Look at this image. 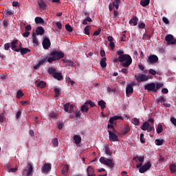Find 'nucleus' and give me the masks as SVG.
Returning <instances> with one entry per match:
<instances>
[{
	"label": "nucleus",
	"instance_id": "4468645a",
	"mask_svg": "<svg viewBox=\"0 0 176 176\" xmlns=\"http://www.w3.org/2000/svg\"><path fill=\"white\" fill-rule=\"evenodd\" d=\"M129 24L134 25H137V24H138V17H137V16H133V18H131L129 21Z\"/></svg>",
	"mask_w": 176,
	"mask_h": 176
},
{
	"label": "nucleus",
	"instance_id": "39448f33",
	"mask_svg": "<svg viewBox=\"0 0 176 176\" xmlns=\"http://www.w3.org/2000/svg\"><path fill=\"white\" fill-rule=\"evenodd\" d=\"M144 90L148 91H153L156 93V84L155 82H151L144 86Z\"/></svg>",
	"mask_w": 176,
	"mask_h": 176
},
{
	"label": "nucleus",
	"instance_id": "864d4df0",
	"mask_svg": "<svg viewBox=\"0 0 176 176\" xmlns=\"http://www.w3.org/2000/svg\"><path fill=\"white\" fill-rule=\"evenodd\" d=\"M140 142L142 144H145V139H144V133L140 134Z\"/></svg>",
	"mask_w": 176,
	"mask_h": 176
},
{
	"label": "nucleus",
	"instance_id": "c85d7f7f",
	"mask_svg": "<svg viewBox=\"0 0 176 176\" xmlns=\"http://www.w3.org/2000/svg\"><path fill=\"white\" fill-rule=\"evenodd\" d=\"M32 43L34 45H39V43H38V39H36V33L32 34Z\"/></svg>",
	"mask_w": 176,
	"mask_h": 176
},
{
	"label": "nucleus",
	"instance_id": "338daca9",
	"mask_svg": "<svg viewBox=\"0 0 176 176\" xmlns=\"http://www.w3.org/2000/svg\"><path fill=\"white\" fill-rule=\"evenodd\" d=\"M58 130H63V122H59L58 123Z\"/></svg>",
	"mask_w": 176,
	"mask_h": 176
},
{
	"label": "nucleus",
	"instance_id": "9b49d317",
	"mask_svg": "<svg viewBox=\"0 0 176 176\" xmlns=\"http://www.w3.org/2000/svg\"><path fill=\"white\" fill-rule=\"evenodd\" d=\"M147 61L150 64H155V63H157V61H159V58L155 54H151L148 56Z\"/></svg>",
	"mask_w": 176,
	"mask_h": 176
},
{
	"label": "nucleus",
	"instance_id": "58836bf2",
	"mask_svg": "<svg viewBox=\"0 0 176 176\" xmlns=\"http://www.w3.org/2000/svg\"><path fill=\"white\" fill-rule=\"evenodd\" d=\"M90 28H91V26L90 25H87L85 29H84V31H85V34L86 35H90V32L89 31H90Z\"/></svg>",
	"mask_w": 176,
	"mask_h": 176
},
{
	"label": "nucleus",
	"instance_id": "2f4dec72",
	"mask_svg": "<svg viewBox=\"0 0 176 176\" xmlns=\"http://www.w3.org/2000/svg\"><path fill=\"white\" fill-rule=\"evenodd\" d=\"M113 6H115L116 9H119V5H120V0H114L113 2Z\"/></svg>",
	"mask_w": 176,
	"mask_h": 176
},
{
	"label": "nucleus",
	"instance_id": "f257e3e1",
	"mask_svg": "<svg viewBox=\"0 0 176 176\" xmlns=\"http://www.w3.org/2000/svg\"><path fill=\"white\" fill-rule=\"evenodd\" d=\"M51 57L47 58L48 63H52L53 61H58L64 58V53L58 50H53L50 53Z\"/></svg>",
	"mask_w": 176,
	"mask_h": 176
},
{
	"label": "nucleus",
	"instance_id": "7ed1b4c3",
	"mask_svg": "<svg viewBox=\"0 0 176 176\" xmlns=\"http://www.w3.org/2000/svg\"><path fill=\"white\" fill-rule=\"evenodd\" d=\"M100 163L102 164H105V166H108V167H110L112 168L113 166H115V164L112 162V160L111 159H107L105 160V157H101L99 160Z\"/></svg>",
	"mask_w": 176,
	"mask_h": 176
},
{
	"label": "nucleus",
	"instance_id": "b1692460",
	"mask_svg": "<svg viewBox=\"0 0 176 176\" xmlns=\"http://www.w3.org/2000/svg\"><path fill=\"white\" fill-rule=\"evenodd\" d=\"M38 6L40 9H46V3L43 0H38Z\"/></svg>",
	"mask_w": 176,
	"mask_h": 176
},
{
	"label": "nucleus",
	"instance_id": "20e7f679",
	"mask_svg": "<svg viewBox=\"0 0 176 176\" xmlns=\"http://www.w3.org/2000/svg\"><path fill=\"white\" fill-rule=\"evenodd\" d=\"M109 140L111 142H119V138H118V135L115 133V132H112V131L109 130Z\"/></svg>",
	"mask_w": 176,
	"mask_h": 176
},
{
	"label": "nucleus",
	"instance_id": "7c9ffc66",
	"mask_svg": "<svg viewBox=\"0 0 176 176\" xmlns=\"http://www.w3.org/2000/svg\"><path fill=\"white\" fill-rule=\"evenodd\" d=\"M149 2H151V0H142L140 1V5L144 7L148 6V5H149Z\"/></svg>",
	"mask_w": 176,
	"mask_h": 176
},
{
	"label": "nucleus",
	"instance_id": "49530a36",
	"mask_svg": "<svg viewBox=\"0 0 176 176\" xmlns=\"http://www.w3.org/2000/svg\"><path fill=\"white\" fill-rule=\"evenodd\" d=\"M46 60H47V58H43V59L40 60L38 61V65H43V64H45V63H46Z\"/></svg>",
	"mask_w": 176,
	"mask_h": 176
},
{
	"label": "nucleus",
	"instance_id": "09e8293b",
	"mask_svg": "<svg viewBox=\"0 0 176 176\" xmlns=\"http://www.w3.org/2000/svg\"><path fill=\"white\" fill-rule=\"evenodd\" d=\"M112 124H108L107 129H108L109 130H112L113 132H116V131H115V126H113Z\"/></svg>",
	"mask_w": 176,
	"mask_h": 176
},
{
	"label": "nucleus",
	"instance_id": "6e6552de",
	"mask_svg": "<svg viewBox=\"0 0 176 176\" xmlns=\"http://www.w3.org/2000/svg\"><path fill=\"white\" fill-rule=\"evenodd\" d=\"M165 41H167L168 45H176V39L171 34H168L165 37Z\"/></svg>",
	"mask_w": 176,
	"mask_h": 176
},
{
	"label": "nucleus",
	"instance_id": "37998d69",
	"mask_svg": "<svg viewBox=\"0 0 176 176\" xmlns=\"http://www.w3.org/2000/svg\"><path fill=\"white\" fill-rule=\"evenodd\" d=\"M4 13L6 16H12V14H13L14 13V12H13L12 10H6L4 11Z\"/></svg>",
	"mask_w": 176,
	"mask_h": 176
},
{
	"label": "nucleus",
	"instance_id": "2eb2a0df",
	"mask_svg": "<svg viewBox=\"0 0 176 176\" xmlns=\"http://www.w3.org/2000/svg\"><path fill=\"white\" fill-rule=\"evenodd\" d=\"M133 91H134V89L131 85H128L126 88V94L129 96V94H132Z\"/></svg>",
	"mask_w": 176,
	"mask_h": 176
},
{
	"label": "nucleus",
	"instance_id": "cd10ccee",
	"mask_svg": "<svg viewBox=\"0 0 176 176\" xmlns=\"http://www.w3.org/2000/svg\"><path fill=\"white\" fill-rule=\"evenodd\" d=\"M105 102L103 100H100L98 102V105L100 107L101 109H105Z\"/></svg>",
	"mask_w": 176,
	"mask_h": 176
},
{
	"label": "nucleus",
	"instance_id": "aec40b11",
	"mask_svg": "<svg viewBox=\"0 0 176 176\" xmlns=\"http://www.w3.org/2000/svg\"><path fill=\"white\" fill-rule=\"evenodd\" d=\"M34 20L36 24H45V20L42 17L36 16Z\"/></svg>",
	"mask_w": 176,
	"mask_h": 176
},
{
	"label": "nucleus",
	"instance_id": "3c124183",
	"mask_svg": "<svg viewBox=\"0 0 176 176\" xmlns=\"http://www.w3.org/2000/svg\"><path fill=\"white\" fill-rule=\"evenodd\" d=\"M162 86H163V83L157 82L155 85L156 91H157V90H159V89H160Z\"/></svg>",
	"mask_w": 176,
	"mask_h": 176
},
{
	"label": "nucleus",
	"instance_id": "6ab92c4d",
	"mask_svg": "<svg viewBox=\"0 0 176 176\" xmlns=\"http://www.w3.org/2000/svg\"><path fill=\"white\" fill-rule=\"evenodd\" d=\"M81 112L82 113H87L89 112V107H87V104H85L81 106Z\"/></svg>",
	"mask_w": 176,
	"mask_h": 176
},
{
	"label": "nucleus",
	"instance_id": "c756f323",
	"mask_svg": "<svg viewBox=\"0 0 176 176\" xmlns=\"http://www.w3.org/2000/svg\"><path fill=\"white\" fill-rule=\"evenodd\" d=\"M85 105H90L91 108H93L94 107H96V103H94V102L89 100H87L85 102Z\"/></svg>",
	"mask_w": 176,
	"mask_h": 176
},
{
	"label": "nucleus",
	"instance_id": "5701e85b",
	"mask_svg": "<svg viewBox=\"0 0 176 176\" xmlns=\"http://www.w3.org/2000/svg\"><path fill=\"white\" fill-rule=\"evenodd\" d=\"M19 52H21V56H24V54H27V53H30L31 50L28 48H22L19 49Z\"/></svg>",
	"mask_w": 176,
	"mask_h": 176
},
{
	"label": "nucleus",
	"instance_id": "8fccbe9b",
	"mask_svg": "<svg viewBox=\"0 0 176 176\" xmlns=\"http://www.w3.org/2000/svg\"><path fill=\"white\" fill-rule=\"evenodd\" d=\"M157 102H166V98L164 97L158 98Z\"/></svg>",
	"mask_w": 176,
	"mask_h": 176
},
{
	"label": "nucleus",
	"instance_id": "a211bd4d",
	"mask_svg": "<svg viewBox=\"0 0 176 176\" xmlns=\"http://www.w3.org/2000/svg\"><path fill=\"white\" fill-rule=\"evenodd\" d=\"M74 140L76 145H79L82 142V138L78 135L74 136Z\"/></svg>",
	"mask_w": 176,
	"mask_h": 176
},
{
	"label": "nucleus",
	"instance_id": "423d86ee",
	"mask_svg": "<svg viewBox=\"0 0 176 176\" xmlns=\"http://www.w3.org/2000/svg\"><path fill=\"white\" fill-rule=\"evenodd\" d=\"M43 47L45 50H47L52 46V42H50V39L47 37H44L42 42Z\"/></svg>",
	"mask_w": 176,
	"mask_h": 176
},
{
	"label": "nucleus",
	"instance_id": "ddd939ff",
	"mask_svg": "<svg viewBox=\"0 0 176 176\" xmlns=\"http://www.w3.org/2000/svg\"><path fill=\"white\" fill-rule=\"evenodd\" d=\"M43 34H45V29L42 26H38L36 29V35H43Z\"/></svg>",
	"mask_w": 176,
	"mask_h": 176
},
{
	"label": "nucleus",
	"instance_id": "6e6d98bb",
	"mask_svg": "<svg viewBox=\"0 0 176 176\" xmlns=\"http://www.w3.org/2000/svg\"><path fill=\"white\" fill-rule=\"evenodd\" d=\"M148 73H149L151 75H153V76L156 75V72H155V70L153 69H150L148 70Z\"/></svg>",
	"mask_w": 176,
	"mask_h": 176
},
{
	"label": "nucleus",
	"instance_id": "bb28decb",
	"mask_svg": "<svg viewBox=\"0 0 176 176\" xmlns=\"http://www.w3.org/2000/svg\"><path fill=\"white\" fill-rule=\"evenodd\" d=\"M64 63H65L67 67H74V61L71 60H63Z\"/></svg>",
	"mask_w": 176,
	"mask_h": 176
},
{
	"label": "nucleus",
	"instance_id": "5fc2aeb1",
	"mask_svg": "<svg viewBox=\"0 0 176 176\" xmlns=\"http://www.w3.org/2000/svg\"><path fill=\"white\" fill-rule=\"evenodd\" d=\"M113 120H114V121L115 120H119V119H122V120H123V117H122V116H113Z\"/></svg>",
	"mask_w": 176,
	"mask_h": 176
},
{
	"label": "nucleus",
	"instance_id": "72a5a7b5",
	"mask_svg": "<svg viewBox=\"0 0 176 176\" xmlns=\"http://www.w3.org/2000/svg\"><path fill=\"white\" fill-rule=\"evenodd\" d=\"M28 167H29V169L28 170L27 175L30 176V175L32 174L33 168H32V165H31V164H28Z\"/></svg>",
	"mask_w": 176,
	"mask_h": 176
},
{
	"label": "nucleus",
	"instance_id": "e433bc0d",
	"mask_svg": "<svg viewBox=\"0 0 176 176\" xmlns=\"http://www.w3.org/2000/svg\"><path fill=\"white\" fill-rule=\"evenodd\" d=\"M162 131H163V125H162V124H159L157 127V134H160Z\"/></svg>",
	"mask_w": 176,
	"mask_h": 176
},
{
	"label": "nucleus",
	"instance_id": "f03ea898",
	"mask_svg": "<svg viewBox=\"0 0 176 176\" xmlns=\"http://www.w3.org/2000/svg\"><path fill=\"white\" fill-rule=\"evenodd\" d=\"M119 63H122L121 65L124 67V68H129L130 65H131V63H133V59L131 56L129 54H124L123 56H119Z\"/></svg>",
	"mask_w": 176,
	"mask_h": 176
},
{
	"label": "nucleus",
	"instance_id": "bf43d9fd",
	"mask_svg": "<svg viewBox=\"0 0 176 176\" xmlns=\"http://www.w3.org/2000/svg\"><path fill=\"white\" fill-rule=\"evenodd\" d=\"M116 53L119 56V57H121V56H124V52L122 50L117 51Z\"/></svg>",
	"mask_w": 176,
	"mask_h": 176
},
{
	"label": "nucleus",
	"instance_id": "473e14b6",
	"mask_svg": "<svg viewBox=\"0 0 176 176\" xmlns=\"http://www.w3.org/2000/svg\"><path fill=\"white\" fill-rule=\"evenodd\" d=\"M169 168H170V173H172V174H174V173L176 172V166H175V164L170 165Z\"/></svg>",
	"mask_w": 176,
	"mask_h": 176
},
{
	"label": "nucleus",
	"instance_id": "603ef678",
	"mask_svg": "<svg viewBox=\"0 0 176 176\" xmlns=\"http://www.w3.org/2000/svg\"><path fill=\"white\" fill-rule=\"evenodd\" d=\"M133 124H135V126H138V124H140V120H138V118H133Z\"/></svg>",
	"mask_w": 176,
	"mask_h": 176
},
{
	"label": "nucleus",
	"instance_id": "f3484780",
	"mask_svg": "<svg viewBox=\"0 0 176 176\" xmlns=\"http://www.w3.org/2000/svg\"><path fill=\"white\" fill-rule=\"evenodd\" d=\"M54 79H56L57 80H63L64 78L63 77V74L61 73L56 72L54 74V76H52Z\"/></svg>",
	"mask_w": 176,
	"mask_h": 176
},
{
	"label": "nucleus",
	"instance_id": "1a4fd4ad",
	"mask_svg": "<svg viewBox=\"0 0 176 176\" xmlns=\"http://www.w3.org/2000/svg\"><path fill=\"white\" fill-rule=\"evenodd\" d=\"M135 78L136 80L139 82H146V80H148L149 79L148 78V76H146L145 74H140L138 76H135Z\"/></svg>",
	"mask_w": 176,
	"mask_h": 176
},
{
	"label": "nucleus",
	"instance_id": "c03bdc74",
	"mask_svg": "<svg viewBox=\"0 0 176 176\" xmlns=\"http://www.w3.org/2000/svg\"><path fill=\"white\" fill-rule=\"evenodd\" d=\"M54 93H55L56 97H58V96H60V93H61V91H60V89L58 88H55Z\"/></svg>",
	"mask_w": 176,
	"mask_h": 176
},
{
	"label": "nucleus",
	"instance_id": "0eeeda50",
	"mask_svg": "<svg viewBox=\"0 0 176 176\" xmlns=\"http://www.w3.org/2000/svg\"><path fill=\"white\" fill-rule=\"evenodd\" d=\"M152 164H151V162H148L146 164L140 168L139 173H140L141 174H144V173L148 171V170H149Z\"/></svg>",
	"mask_w": 176,
	"mask_h": 176
},
{
	"label": "nucleus",
	"instance_id": "9d476101",
	"mask_svg": "<svg viewBox=\"0 0 176 176\" xmlns=\"http://www.w3.org/2000/svg\"><path fill=\"white\" fill-rule=\"evenodd\" d=\"M19 40H13L11 43V49L14 50V52H20L19 49Z\"/></svg>",
	"mask_w": 176,
	"mask_h": 176
},
{
	"label": "nucleus",
	"instance_id": "4d7b16f0",
	"mask_svg": "<svg viewBox=\"0 0 176 176\" xmlns=\"http://www.w3.org/2000/svg\"><path fill=\"white\" fill-rule=\"evenodd\" d=\"M56 25L58 30H61V28H63V24H61L60 21L56 22Z\"/></svg>",
	"mask_w": 176,
	"mask_h": 176
},
{
	"label": "nucleus",
	"instance_id": "774afa93",
	"mask_svg": "<svg viewBox=\"0 0 176 176\" xmlns=\"http://www.w3.org/2000/svg\"><path fill=\"white\" fill-rule=\"evenodd\" d=\"M74 113H75L76 118H80V111H76L74 112Z\"/></svg>",
	"mask_w": 176,
	"mask_h": 176
},
{
	"label": "nucleus",
	"instance_id": "680f3d73",
	"mask_svg": "<svg viewBox=\"0 0 176 176\" xmlns=\"http://www.w3.org/2000/svg\"><path fill=\"white\" fill-rule=\"evenodd\" d=\"M162 21L165 24H169V23H170V21H168V19H167L164 16L162 18Z\"/></svg>",
	"mask_w": 176,
	"mask_h": 176
},
{
	"label": "nucleus",
	"instance_id": "13d9d810",
	"mask_svg": "<svg viewBox=\"0 0 176 176\" xmlns=\"http://www.w3.org/2000/svg\"><path fill=\"white\" fill-rule=\"evenodd\" d=\"M4 49L5 50H9L10 49V43H7L4 45Z\"/></svg>",
	"mask_w": 176,
	"mask_h": 176
},
{
	"label": "nucleus",
	"instance_id": "ea45409f",
	"mask_svg": "<svg viewBox=\"0 0 176 176\" xmlns=\"http://www.w3.org/2000/svg\"><path fill=\"white\" fill-rule=\"evenodd\" d=\"M68 168L67 165H64L62 168V174H67L68 173Z\"/></svg>",
	"mask_w": 176,
	"mask_h": 176
},
{
	"label": "nucleus",
	"instance_id": "e2e57ef3",
	"mask_svg": "<svg viewBox=\"0 0 176 176\" xmlns=\"http://www.w3.org/2000/svg\"><path fill=\"white\" fill-rule=\"evenodd\" d=\"M138 28L140 29H144L145 28V23H140L138 24Z\"/></svg>",
	"mask_w": 176,
	"mask_h": 176
},
{
	"label": "nucleus",
	"instance_id": "c9c22d12",
	"mask_svg": "<svg viewBox=\"0 0 176 176\" xmlns=\"http://www.w3.org/2000/svg\"><path fill=\"white\" fill-rule=\"evenodd\" d=\"M47 71L48 74L52 75V76L54 75V74H56V69H54V67H50Z\"/></svg>",
	"mask_w": 176,
	"mask_h": 176
},
{
	"label": "nucleus",
	"instance_id": "a18cd8bd",
	"mask_svg": "<svg viewBox=\"0 0 176 176\" xmlns=\"http://www.w3.org/2000/svg\"><path fill=\"white\" fill-rule=\"evenodd\" d=\"M69 103H66L65 104H64L65 112H69Z\"/></svg>",
	"mask_w": 176,
	"mask_h": 176
},
{
	"label": "nucleus",
	"instance_id": "f8f14e48",
	"mask_svg": "<svg viewBox=\"0 0 176 176\" xmlns=\"http://www.w3.org/2000/svg\"><path fill=\"white\" fill-rule=\"evenodd\" d=\"M52 170V164H45L42 167V172L44 173H49Z\"/></svg>",
	"mask_w": 176,
	"mask_h": 176
},
{
	"label": "nucleus",
	"instance_id": "393cba45",
	"mask_svg": "<svg viewBox=\"0 0 176 176\" xmlns=\"http://www.w3.org/2000/svg\"><path fill=\"white\" fill-rule=\"evenodd\" d=\"M100 67L102 68H105L107 67V58L104 57L100 60Z\"/></svg>",
	"mask_w": 176,
	"mask_h": 176
},
{
	"label": "nucleus",
	"instance_id": "a19ab883",
	"mask_svg": "<svg viewBox=\"0 0 176 176\" xmlns=\"http://www.w3.org/2000/svg\"><path fill=\"white\" fill-rule=\"evenodd\" d=\"M163 142H164V140H160V139L155 140V144L158 146L163 145Z\"/></svg>",
	"mask_w": 176,
	"mask_h": 176
},
{
	"label": "nucleus",
	"instance_id": "79ce46f5",
	"mask_svg": "<svg viewBox=\"0 0 176 176\" xmlns=\"http://www.w3.org/2000/svg\"><path fill=\"white\" fill-rule=\"evenodd\" d=\"M52 144L54 146H58V139L57 138H54L52 140Z\"/></svg>",
	"mask_w": 176,
	"mask_h": 176
},
{
	"label": "nucleus",
	"instance_id": "052dcab7",
	"mask_svg": "<svg viewBox=\"0 0 176 176\" xmlns=\"http://www.w3.org/2000/svg\"><path fill=\"white\" fill-rule=\"evenodd\" d=\"M74 105L72 104V105H69V113H72V112H74Z\"/></svg>",
	"mask_w": 176,
	"mask_h": 176
},
{
	"label": "nucleus",
	"instance_id": "0e129e2a",
	"mask_svg": "<svg viewBox=\"0 0 176 176\" xmlns=\"http://www.w3.org/2000/svg\"><path fill=\"white\" fill-rule=\"evenodd\" d=\"M17 168H11L8 170V173H16Z\"/></svg>",
	"mask_w": 176,
	"mask_h": 176
},
{
	"label": "nucleus",
	"instance_id": "4c0bfd02",
	"mask_svg": "<svg viewBox=\"0 0 176 176\" xmlns=\"http://www.w3.org/2000/svg\"><path fill=\"white\" fill-rule=\"evenodd\" d=\"M65 30H67L68 31V32H72L74 29L72 28V26H71V25H69V23H67L65 25Z\"/></svg>",
	"mask_w": 176,
	"mask_h": 176
},
{
	"label": "nucleus",
	"instance_id": "412c9836",
	"mask_svg": "<svg viewBox=\"0 0 176 176\" xmlns=\"http://www.w3.org/2000/svg\"><path fill=\"white\" fill-rule=\"evenodd\" d=\"M129 131H130V126L129 125H126L121 131V134H122V135H124L125 134H127Z\"/></svg>",
	"mask_w": 176,
	"mask_h": 176
},
{
	"label": "nucleus",
	"instance_id": "de8ad7c7",
	"mask_svg": "<svg viewBox=\"0 0 176 176\" xmlns=\"http://www.w3.org/2000/svg\"><path fill=\"white\" fill-rule=\"evenodd\" d=\"M100 34H101V28H99L98 30H96L93 35L94 36H97L98 35H100Z\"/></svg>",
	"mask_w": 176,
	"mask_h": 176
},
{
	"label": "nucleus",
	"instance_id": "4be33fe9",
	"mask_svg": "<svg viewBox=\"0 0 176 176\" xmlns=\"http://www.w3.org/2000/svg\"><path fill=\"white\" fill-rule=\"evenodd\" d=\"M104 152L106 155H108L109 156H112V151L109 150V146L108 144H106L104 146Z\"/></svg>",
	"mask_w": 176,
	"mask_h": 176
},
{
	"label": "nucleus",
	"instance_id": "a878e982",
	"mask_svg": "<svg viewBox=\"0 0 176 176\" xmlns=\"http://www.w3.org/2000/svg\"><path fill=\"white\" fill-rule=\"evenodd\" d=\"M149 122H145L144 123H143V124L141 126L142 130H143L144 131L148 130V129L149 128Z\"/></svg>",
	"mask_w": 176,
	"mask_h": 176
},
{
	"label": "nucleus",
	"instance_id": "dca6fc26",
	"mask_svg": "<svg viewBox=\"0 0 176 176\" xmlns=\"http://www.w3.org/2000/svg\"><path fill=\"white\" fill-rule=\"evenodd\" d=\"M35 84L37 85L38 87H40V89H45V87H46V82L45 81L39 82L38 80H36Z\"/></svg>",
	"mask_w": 176,
	"mask_h": 176
},
{
	"label": "nucleus",
	"instance_id": "f704fd0d",
	"mask_svg": "<svg viewBox=\"0 0 176 176\" xmlns=\"http://www.w3.org/2000/svg\"><path fill=\"white\" fill-rule=\"evenodd\" d=\"M24 96V93L21 90H18L16 92V98H21Z\"/></svg>",
	"mask_w": 176,
	"mask_h": 176
},
{
	"label": "nucleus",
	"instance_id": "69168bd1",
	"mask_svg": "<svg viewBox=\"0 0 176 176\" xmlns=\"http://www.w3.org/2000/svg\"><path fill=\"white\" fill-rule=\"evenodd\" d=\"M25 31H31L32 30V28L31 27V25H28L25 28Z\"/></svg>",
	"mask_w": 176,
	"mask_h": 176
}]
</instances>
